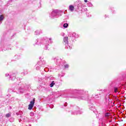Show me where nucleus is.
Wrapping results in <instances>:
<instances>
[{"mask_svg": "<svg viewBox=\"0 0 126 126\" xmlns=\"http://www.w3.org/2000/svg\"><path fill=\"white\" fill-rule=\"evenodd\" d=\"M34 104H35V98H33V100L30 102V104L29 105V110H32L33 109Z\"/></svg>", "mask_w": 126, "mask_h": 126, "instance_id": "f257e3e1", "label": "nucleus"}, {"mask_svg": "<svg viewBox=\"0 0 126 126\" xmlns=\"http://www.w3.org/2000/svg\"><path fill=\"white\" fill-rule=\"evenodd\" d=\"M58 13H59V11L58 10H55L54 11H53L51 14V18H53V17H55V16L57 17Z\"/></svg>", "mask_w": 126, "mask_h": 126, "instance_id": "f03ea898", "label": "nucleus"}, {"mask_svg": "<svg viewBox=\"0 0 126 126\" xmlns=\"http://www.w3.org/2000/svg\"><path fill=\"white\" fill-rule=\"evenodd\" d=\"M63 42L65 43V44H67L68 43V37H64L63 38Z\"/></svg>", "mask_w": 126, "mask_h": 126, "instance_id": "7ed1b4c3", "label": "nucleus"}, {"mask_svg": "<svg viewBox=\"0 0 126 126\" xmlns=\"http://www.w3.org/2000/svg\"><path fill=\"white\" fill-rule=\"evenodd\" d=\"M69 9L71 12L73 11V10H74V6H73V5H69Z\"/></svg>", "mask_w": 126, "mask_h": 126, "instance_id": "20e7f679", "label": "nucleus"}, {"mask_svg": "<svg viewBox=\"0 0 126 126\" xmlns=\"http://www.w3.org/2000/svg\"><path fill=\"white\" fill-rule=\"evenodd\" d=\"M3 18H4V17H3V15H0V21H2V20H3Z\"/></svg>", "mask_w": 126, "mask_h": 126, "instance_id": "39448f33", "label": "nucleus"}, {"mask_svg": "<svg viewBox=\"0 0 126 126\" xmlns=\"http://www.w3.org/2000/svg\"><path fill=\"white\" fill-rule=\"evenodd\" d=\"M68 26V24H67V23L64 24L63 25V27H64V28H67Z\"/></svg>", "mask_w": 126, "mask_h": 126, "instance_id": "423d86ee", "label": "nucleus"}, {"mask_svg": "<svg viewBox=\"0 0 126 126\" xmlns=\"http://www.w3.org/2000/svg\"><path fill=\"white\" fill-rule=\"evenodd\" d=\"M40 32H39V31H36L35 32V35H40Z\"/></svg>", "mask_w": 126, "mask_h": 126, "instance_id": "0eeeda50", "label": "nucleus"}, {"mask_svg": "<svg viewBox=\"0 0 126 126\" xmlns=\"http://www.w3.org/2000/svg\"><path fill=\"white\" fill-rule=\"evenodd\" d=\"M55 85V82L53 81L51 84H50V87H53Z\"/></svg>", "mask_w": 126, "mask_h": 126, "instance_id": "6e6552de", "label": "nucleus"}, {"mask_svg": "<svg viewBox=\"0 0 126 126\" xmlns=\"http://www.w3.org/2000/svg\"><path fill=\"white\" fill-rule=\"evenodd\" d=\"M114 92H115V93H117V92H118V88H114Z\"/></svg>", "mask_w": 126, "mask_h": 126, "instance_id": "1a4fd4ad", "label": "nucleus"}, {"mask_svg": "<svg viewBox=\"0 0 126 126\" xmlns=\"http://www.w3.org/2000/svg\"><path fill=\"white\" fill-rule=\"evenodd\" d=\"M10 117V114L8 113L6 115V118H9Z\"/></svg>", "mask_w": 126, "mask_h": 126, "instance_id": "9d476101", "label": "nucleus"}, {"mask_svg": "<svg viewBox=\"0 0 126 126\" xmlns=\"http://www.w3.org/2000/svg\"><path fill=\"white\" fill-rule=\"evenodd\" d=\"M67 49H69V50H71V47H70V46H66Z\"/></svg>", "mask_w": 126, "mask_h": 126, "instance_id": "9b49d317", "label": "nucleus"}, {"mask_svg": "<svg viewBox=\"0 0 126 126\" xmlns=\"http://www.w3.org/2000/svg\"><path fill=\"white\" fill-rule=\"evenodd\" d=\"M65 67L67 68V67H68V64L65 65Z\"/></svg>", "mask_w": 126, "mask_h": 126, "instance_id": "f8f14e48", "label": "nucleus"}, {"mask_svg": "<svg viewBox=\"0 0 126 126\" xmlns=\"http://www.w3.org/2000/svg\"><path fill=\"white\" fill-rule=\"evenodd\" d=\"M96 96L95 94H93V97H94V98H96Z\"/></svg>", "mask_w": 126, "mask_h": 126, "instance_id": "ddd939ff", "label": "nucleus"}, {"mask_svg": "<svg viewBox=\"0 0 126 126\" xmlns=\"http://www.w3.org/2000/svg\"><path fill=\"white\" fill-rule=\"evenodd\" d=\"M16 77H13V78L12 79V80H14V79H15Z\"/></svg>", "mask_w": 126, "mask_h": 126, "instance_id": "4468645a", "label": "nucleus"}, {"mask_svg": "<svg viewBox=\"0 0 126 126\" xmlns=\"http://www.w3.org/2000/svg\"><path fill=\"white\" fill-rule=\"evenodd\" d=\"M8 75H9V74H5V76H7Z\"/></svg>", "mask_w": 126, "mask_h": 126, "instance_id": "2eb2a0df", "label": "nucleus"}, {"mask_svg": "<svg viewBox=\"0 0 126 126\" xmlns=\"http://www.w3.org/2000/svg\"><path fill=\"white\" fill-rule=\"evenodd\" d=\"M85 2H87L88 0H84Z\"/></svg>", "mask_w": 126, "mask_h": 126, "instance_id": "dca6fc26", "label": "nucleus"}, {"mask_svg": "<svg viewBox=\"0 0 126 126\" xmlns=\"http://www.w3.org/2000/svg\"><path fill=\"white\" fill-rule=\"evenodd\" d=\"M49 40H50V41H51V40H52V38H49Z\"/></svg>", "mask_w": 126, "mask_h": 126, "instance_id": "f3484780", "label": "nucleus"}, {"mask_svg": "<svg viewBox=\"0 0 126 126\" xmlns=\"http://www.w3.org/2000/svg\"><path fill=\"white\" fill-rule=\"evenodd\" d=\"M31 115H33V113H31Z\"/></svg>", "mask_w": 126, "mask_h": 126, "instance_id": "a211bd4d", "label": "nucleus"}, {"mask_svg": "<svg viewBox=\"0 0 126 126\" xmlns=\"http://www.w3.org/2000/svg\"><path fill=\"white\" fill-rule=\"evenodd\" d=\"M11 77H12V76H11L10 77V78H11Z\"/></svg>", "mask_w": 126, "mask_h": 126, "instance_id": "6ab92c4d", "label": "nucleus"}]
</instances>
